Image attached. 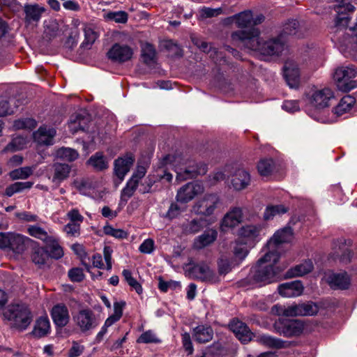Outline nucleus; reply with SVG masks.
Instances as JSON below:
<instances>
[{
  "instance_id": "1",
  "label": "nucleus",
  "mask_w": 357,
  "mask_h": 357,
  "mask_svg": "<svg viewBox=\"0 0 357 357\" xmlns=\"http://www.w3.org/2000/svg\"><path fill=\"white\" fill-rule=\"evenodd\" d=\"M259 36L258 29L252 28L249 31H234L231 34V39L235 43H241L245 48L257 52L263 56H278L284 50L285 42L278 36L263 41L259 39Z\"/></svg>"
},
{
  "instance_id": "2",
  "label": "nucleus",
  "mask_w": 357,
  "mask_h": 357,
  "mask_svg": "<svg viewBox=\"0 0 357 357\" xmlns=\"http://www.w3.org/2000/svg\"><path fill=\"white\" fill-rule=\"evenodd\" d=\"M280 255L275 252L269 251L261 257L257 265L250 271V278L260 285H265L277 280L278 275L281 271L275 264Z\"/></svg>"
},
{
  "instance_id": "3",
  "label": "nucleus",
  "mask_w": 357,
  "mask_h": 357,
  "mask_svg": "<svg viewBox=\"0 0 357 357\" xmlns=\"http://www.w3.org/2000/svg\"><path fill=\"white\" fill-rule=\"evenodd\" d=\"M164 165H172L176 173V180L184 181L196 177L197 175L204 174L207 172V167L204 164L197 165L183 155H167L163 158Z\"/></svg>"
},
{
  "instance_id": "4",
  "label": "nucleus",
  "mask_w": 357,
  "mask_h": 357,
  "mask_svg": "<svg viewBox=\"0 0 357 357\" xmlns=\"http://www.w3.org/2000/svg\"><path fill=\"white\" fill-rule=\"evenodd\" d=\"M3 316L14 327L21 331L25 330L33 319L31 310L26 305L22 304L9 305L4 311Z\"/></svg>"
},
{
  "instance_id": "5",
  "label": "nucleus",
  "mask_w": 357,
  "mask_h": 357,
  "mask_svg": "<svg viewBox=\"0 0 357 357\" xmlns=\"http://www.w3.org/2000/svg\"><path fill=\"white\" fill-rule=\"evenodd\" d=\"M356 76L357 71L354 67L342 66L335 70L333 79L338 89L347 92L356 86V82L354 80Z\"/></svg>"
},
{
  "instance_id": "6",
  "label": "nucleus",
  "mask_w": 357,
  "mask_h": 357,
  "mask_svg": "<svg viewBox=\"0 0 357 357\" xmlns=\"http://www.w3.org/2000/svg\"><path fill=\"white\" fill-rule=\"evenodd\" d=\"M219 204L220 197L217 194H206L196 202L192 209L197 215L208 217L213 214Z\"/></svg>"
},
{
  "instance_id": "7",
  "label": "nucleus",
  "mask_w": 357,
  "mask_h": 357,
  "mask_svg": "<svg viewBox=\"0 0 357 357\" xmlns=\"http://www.w3.org/2000/svg\"><path fill=\"white\" fill-rule=\"evenodd\" d=\"M273 326L277 333L287 337L298 336L304 329L303 322L297 319H279Z\"/></svg>"
},
{
  "instance_id": "8",
  "label": "nucleus",
  "mask_w": 357,
  "mask_h": 357,
  "mask_svg": "<svg viewBox=\"0 0 357 357\" xmlns=\"http://www.w3.org/2000/svg\"><path fill=\"white\" fill-rule=\"evenodd\" d=\"M73 321L80 331L86 333L97 327L98 321L90 309H83L73 315Z\"/></svg>"
},
{
  "instance_id": "9",
  "label": "nucleus",
  "mask_w": 357,
  "mask_h": 357,
  "mask_svg": "<svg viewBox=\"0 0 357 357\" xmlns=\"http://www.w3.org/2000/svg\"><path fill=\"white\" fill-rule=\"evenodd\" d=\"M204 190L202 184L197 182H189L178 189L176 200L181 204H186L197 195L202 193Z\"/></svg>"
},
{
  "instance_id": "10",
  "label": "nucleus",
  "mask_w": 357,
  "mask_h": 357,
  "mask_svg": "<svg viewBox=\"0 0 357 357\" xmlns=\"http://www.w3.org/2000/svg\"><path fill=\"white\" fill-rule=\"evenodd\" d=\"M186 271L189 276L192 278L211 283H215L218 281L215 274L205 263L194 264Z\"/></svg>"
},
{
  "instance_id": "11",
  "label": "nucleus",
  "mask_w": 357,
  "mask_h": 357,
  "mask_svg": "<svg viewBox=\"0 0 357 357\" xmlns=\"http://www.w3.org/2000/svg\"><path fill=\"white\" fill-rule=\"evenodd\" d=\"M337 15L335 21V32L337 33L343 29H347V25L351 20L349 13L355 10V7L350 3L336 5L334 8Z\"/></svg>"
},
{
  "instance_id": "12",
  "label": "nucleus",
  "mask_w": 357,
  "mask_h": 357,
  "mask_svg": "<svg viewBox=\"0 0 357 357\" xmlns=\"http://www.w3.org/2000/svg\"><path fill=\"white\" fill-rule=\"evenodd\" d=\"M135 160V156L132 153H127L114 160V173L119 179V182H121L124 179L133 165Z\"/></svg>"
},
{
  "instance_id": "13",
  "label": "nucleus",
  "mask_w": 357,
  "mask_h": 357,
  "mask_svg": "<svg viewBox=\"0 0 357 357\" xmlns=\"http://www.w3.org/2000/svg\"><path fill=\"white\" fill-rule=\"evenodd\" d=\"M334 97L333 92L329 88L317 89L310 97V102L317 109H324L329 106L331 98Z\"/></svg>"
},
{
  "instance_id": "14",
  "label": "nucleus",
  "mask_w": 357,
  "mask_h": 357,
  "mask_svg": "<svg viewBox=\"0 0 357 357\" xmlns=\"http://www.w3.org/2000/svg\"><path fill=\"white\" fill-rule=\"evenodd\" d=\"M261 231V225H245L239 229L238 236L245 243L253 245L260 240Z\"/></svg>"
},
{
  "instance_id": "15",
  "label": "nucleus",
  "mask_w": 357,
  "mask_h": 357,
  "mask_svg": "<svg viewBox=\"0 0 357 357\" xmlns=\"http://www.w3.org/2000/svg\"><path fill=\"white\" fill-rule=\"evenodd\" d=\"M56 135V130L54 128L42 125L33 132V139L38 145L51 146L54 144Z\"/></svg>"
},
{
  "instance_id": "16",
  "label": "nucleus",
  "mask_w": 357,
  "mask_h": 357,
  "mask_svg": "<svg viewBox=\"0 0 357 357\" xmlns=\"http://www.w3.org/2000/svg\"><path fill=\"white\" fill-rule=\"evenodd\" d=\"M132 55L133 50L130 47L119 43H115L107 52L109 59L119 63L129 61Z\"/></svg>"
},
{
  "instance_id": "17",
  "label": "nucleus",
  "mask_w": 357,
  "mask_h": 357,
  "mask_svg": "<svg viewBox=\"0 0 357 357\" xmlns=\"http://www.w3.org/2000/svg\"><path fill=\"white\" fill-rule=\"evenodd\" d=\"M326 282L332 289H347L351 284V278L347 272L331 273L326 275Z\"/></svg>"
},
{
  "instance_id": "18",
  "label": "nucleus",
  "mask_w": 357,
  "mask_h": 357,
  "mask_svg": "<svg viewBox=\"0 0 357 357\" xmlns=\"http://www.w3.org/2000/svg\"><path fill=\"white\" fill-rule=\"evenodd\" d=\"M284 77L291 88H296L300 82V71L297 63L293 60H287L284 66Z\"/></svg>"
},
{
  "instance_id": "19",
  "label": "nucleus",
  "mask_w": 357,
  "mask_h": 357,
  "mask_svg": "<svg viewBox=\"0 0 357 357\" xmlns=\"http://www.w3.org/2000/svg\"><path fill=\"white\" fill-rule=\"evenodd\" d=\"M293 237V231L290 227H286L280 230L277 231L273 236L269 240L267 245L271 251L275 252L278 246L284 243L289 242Z\"/></svg>"
},
{
  "instance_id": "20",
  "label": "nucleus",
  "mask_w": 357,
  "mask_h": 357,
  "mask_svg": "<svg viewBox=\"0 0 357 357\" xmlns=\"http://www.w3.org/2000/svg\"><path fill=\"white\" fill-rule=\"evenodd\" d=\"M317 311V306L312 304L293 305L284 308L282 313L287 317L313 315Z\"/></svg>"
},
{
  "instance_id": "21",
  "label": "nucleus",
  "mask_w": 357,
  "mask_h": 357,
  "mask_svg": "<svg viewBox=\"0 0 357 357\" xmlns=\"http://www.w3.org/2000/svg\"><path fill=\"white\" fill-rule=\"evenodd\" d=\"M51 317L54 324L59 328L66 326L70 320L68 309L62 303L57 304L52 307Z\"/></svg>"
},
{
  "instance_id": "22",
  "label": "nucleus",
  "mask_w": 357,
  "mask_h": 357,
  "mask_svg": "<svg viewBox=\"0 0 357 357\" xmlns=\"http://www.w3.org/2000/svg\"><path fill=\"white\" fill-rule=\"evenodd\" d=\"M229 328L236 337L243 343H246L251 340L252 333L243 321L233 319L229 324Z\"/></svg>"
},
{
  "instance_id": "23",
  "label": "nucleus",
  "mask_w": 357,
  "mask_h": 357,
  "mask_svg": "<svg viewBox=\"0 0 357 357\" xmlns=\"http://www.w3.org/2000/svg\"><path fill=\"white\" fill-rule=\"evenodd\" d=\"M278 291L280 294L284 297H296L302 294L303 286L301 282L296 280L280 284L278 287Z\"/></svg>"
},
{
  "instance_id": "24",
  "label": "nucleus",
  "mask_w": 357,
  "mask_h": 357,
  "mask_svg": "<svg viewBox=\"0 0 357 357\" xmlns=\"http://www.w3.org/2000/svg\"><path fill=\"white\" fill-rule=\"evenodd\" d=\"M218 237V231L214 229H206L202 234L195 238L193 247L201 250L213 243Z\"/></svg>"
},
{
  "instance_id": "25",
  "label": "nucleus",
  "mask_w": 357,
  "mask_h": 357,
  "mask_svg": "<svg viewBox=\"0 0 357 357\" xmlns=\"http://www.w3.org/2000/svg\"><path fill=\"white\" fill-rule=\"evenodd\" d=\"M213 336V330L210 326L199 325L193 328L192 337L198 343H206L212 340Z\"/></svg>"
},
{
  "instance_id": "26",
  "label": "nucleus",
  "mask_w": 357,
  "mask_h": 357,
  "mask_svg": "<svg viewBox=\"0 0 357 357\" xmlns=\"http://www.w3.org/2000/svg\"><path fill=\"white\" fill-rule=\"evenodd\" d=\"M51 331L50 319L47 316H42L36 320L31 334L37 338L47 336Z\"/></svg>"
},
{
  "instance_id": "27",
  "label": "nucleus",
  "mask_w": 357,
  "mask_h": 357,
  "mask_svg": "<svg viewBox=\"0 0 357 357\" xmlns=\"http://www.w3.org/2000/svg\"><path fill=\"white\" fill-rule=\"evenodd\" d=\"M243 220V212L240 208H234L227 213L221 223V227L232 228L237 226Z\"/></svg>"
},
{
  "instance_id": "28",
  "label": "nucleus",
  "mask_w": 357,
  "mask_h": 357,
  "mask_svg": "<svg viewBox=\"0 0 357 357\" xmlns=\"http://www.w3.org/2000/svg\"><path fill=\"white\" fill-rule=\"evenodd\" d=\"M25 13V20L28 22L40 21L43 14L46 11V8L38 3L26 4L24 8Z\"/></svg>"
},
{
  "instance_id": "29",
  "label": "nucleus",
  "mask_w": 357,
  "mask_h": 357,
  "mask_svg": "<svg viewBox=\"0 0 357 357\" xmlns=\"http://www.w3.org/2000/svg\"><path fill=\"white\" fill-rule=\"evenodd\" d=\"M229 20L234 21L235 24L238 28H249L250 29L245 30L246 31H249L252 28H255L252 26L253 24V15L252 12L250 10H246L243 12H241L238 14H236L231 17Z\"/></svg>"
},
{
  "instance_id": "30",
  "label": "nucleus",
  "mask_w": 357,
  "mask_h": 357,
  "mask_svg": "<svg viewBox=\"0 0 357 357\" xmlns=\"http://www.w3.org/2000/svg\"><path fill=\"white\" fill-rule=\"evenodd\" d=\"M250 181V174L244 169H239L233 175L231 184L235 190H241L249 185Z\"/></svg>"
},
{
  "instance_id": "31",
  "label": "nucleus",
  "mask_w": 357,
  "mask_h": 357,
  "mask_svg": "<svg viewBox=\"0 0 357 357\" xmlns=\"http://www.w3.org/2000/svg\"><path fill=\"white\" fill-rule=\"evenodd\" d=\"M53 170L52 181L60 183L69 177L71 166L66 163L56 162L53 165Z\"/></svg>"
},
{
  "instance_id": "32",
  "label": "nucleus",
  "mask_w": 357,
  "mask_h": 357,
  "mask_svg": "<svg viewBox=\"0 0 357 357\" xmlns=\"http://www.w3.org/2000/svg\"><path fill=\"white\" fill-rule=\"evenodd\" d=\"M89 113H75L70 120V126L73 132H77L79 130H84L90 121Z\"/></svg>"
},
{
  "instance_id": "33",
  "label": "nucleus",
  "mask_w": 357,
  "mask_h": 357,
  "mask_svg": "<svg viewBox=\"0 0 357 357\" xmlns=\"http://www.w3.org/2000/svg\"><path fill=\"white\" fill-rule=\"evenodd\" d=\"M313 264L311 260H306L304 262L296 265L289 269L286 275L288 278L301 277L310 273L313 269Z\"/></svg>"
},
{
  "instance_id": "34",
  "label": "nucleus",
  "mask_w": 357,
  "mask_h": 357,
  "mask_svg": "<svg viewBox=\"0 0 357 357\" xmlns=\"http://www.w3.org/2000/svg\"><path fill=\"white\" fill-rule=\"evenodd\" d=\"M142 58L143 61L149 66H153L156 63V51L154 47L148 43H143L141 46Z\"/></svg>"
},
{
  "instance_id": "35",
  "label": "nucleus",
  "mask_w": 357,
  "mask_h": 357,
  "mask_svg": "<svg viewBox=\"0 0 357 357\" xmlns=\"http://www.w3.org/2000/svg\"><path fill=\"white\" fill-rule=\"evenodd\" d=\"M47 253L49 252V257L54 259H60L63 256V251L62 247L60 245L59 241L54 236H50L47 241H45Z\"/></svg>"
},
{
  "instance_id": "36",
  "label": "nucleus",
  "mask_w": 357,
  "mask_h": 357,
  "mask_svg": "<svg viewBox=\"0 0 357 357\" xmlns=\"http://www.w3.org/2000/svg\"><path fill=\"white\" fill-rule=\"evenodd\" d=\"M87 164L97 171H102L108 168V161L102 152H97L91 155L88 160Z\"/></svg>"
},
{
  "instance_id": "37",
  "label": "nucleus",
  "mask_w": 357,
  "mask_h": 357,
  "mask_svg": "<svg viewBox=\"0 0 357 357\" xmlns=\"http://www.w3.org/2000/svg\"><path fill=\"white\" fill-rule=\"evenodd\" d=\"M55 155L60 160L73 162L79 158V153L72 148L61 147L56 151Z\"/></svg>"
},
{
  "instance_id": "38",
  "label": "nucleus",
  "mask_w": 357,
  "mask_h": 357,
  "mask_svg": "<svg viewBox=\"0 0 357 357\" xmlns=\"http://www.w3.org/2000/svg\"><path fill=\"white\" fill-rule=\"evenodd\" d=\"M258 342L266 347L281 349L286 347L287 342L268 335H262L258 337Z\"/></svg>"
},
{
  "instance_id": "39",
  "label": "nucleus",
  "mask_w": 357,
  "mask_h": 357,
  "mask_svg": "<svg viewBox=\"0 0 357 357\" xmlns=\"http://www.w3.org/2000/svg\"><path fill=\"white\" fill-rule=\"evenodd\" d=\"M26 139L22 135L12 138L11 141L4 148V152H15L24 149L26 146Z\"/></svg>"
},
{
  "instance_id": "40",
  "label": "nucleus",
  "mask_w": 357,
  "mask_h": 357,
  "mask_svg": "<svg viewBox=\"0 0 357 357\" xmlns=\"http://www.w3.org/2000/svg\"><path fill=\"white\" fill-rule=\"evenodd\" d=\"M33 185V182H15L8 185L5 190V195L8 197H12L14 194L21 192L24 190L30 189Z\"/></svg>"
},
{
  "instance_id": "41",
  "label": "nucleus",
  "mask_w": 357,
  "mask_h": 357,
  "mask_svg": "<svg viewBox=\"0 0 357 357\" xmlns=\"http://www.w3.org/2000/svg\"><path fill=\"white\" fill-rule=\"evenodd\" d=\"M25 238L22 235H10L9 248L16 253H22L25 250Z\"/></svg>"
},
{
  "instance_id": "42",
  "label": "nucleus",
  "mask_w": 357,
  "mask_h": 357,
  "mask_svg": "<svg viewBox=\"0 0 357 357\" xmlns=\"http://www.w3.org/2000/svg\"><path fill=\"white\" fill-rule=\"evenodd\" d=\"M287 208L282 204L268 206L264 213V219L265 220H270L276 215L287 213Z\"/></svg>"
},
{
  "instance_id": "43",
  "label": "nucleus",
  "mask_w": 357,
  "mask_h": 357,
  "mask_svg": "<svg viewBox=\"0 0 357 357\" xmlns=\"http://www.w3.org/2000/svg\"><path fill=\"white\" fill-rule=\"evenodd\" d=\"M356 99L351 95L344 96L336 107V112H349L356 109Z\"/></svg>"
},
{
  "instance_id": "44",
  "label": "nucleus",
  "mask_w": 357,
  "mask_h": 357,
  "mask_svg": "<svg viewBox=\"0 0 357 357\" xmlns=\"http://www.w3.org/2000/svg\"><path fill=\"white\" fill-rule=\"evenodd\" d=\"M247 243L240 238L235 241V245L233 248V253L236 260L242 261L248 255V250L246 247Z\"/></svg>"
},
{
  "instance_id": "45",
  "label": "nucleus",
  "mask_w": 357,
  "mask_h": 357,
  "mask_svg": "<svg viewBox=\"0 0 357 357\" xmlns=\"http://www.w3.org/2000/svg\"><path fill=\"white\" fill-rule=\"evenodd\" d=\"M48 258L49 255L44 248L39 247L33 249L31 260L35 264L40 267L45 264Z\"/></svg>"
},
{
  "instance_id": "46",
  "label": "nucleus",
  "mask_w": 357,
  "mask_h": 357,
  "mask_svg": "<svg viewBox=\"0 0 357 357\" xmlns=\"http://www.w3.org/2000/svg\"><path fill=\"white\" fill-rule=\"evenodd\" d=\"M33 167H23L11 171L9 176L12 180L26 179L33 174Z\"/></svg>"
},
{
  "instance_id": "47",
  "label": "nucleus",
  "mask_w": 357,
  "mask_h": 357,
  "mask_svg": "<svg viewBox=\"0 0 357 357\" xmlns=\"http://www.w3.org/2000/svg\"><path fill=\"white\" fill-rule=\"evenodd\" d=\"M37 126V121L33 118H21L14 121L13 128L15 130L28 129L32 130Z\"/></svg>"
},
{
  "instance_id": "48",
  "label": "nucleus",
  "mask_w": 357,
  "mask_h": 357,
  "mask_svg": "<svg viewBox=\"0 0 357 357\" xmlns=\"http://www.w3.org/2000/svg\"><path fill=\"white\" fill-rule=\"evenodd\" d=\"M311 118L322 123H331L336 121L342 113H310Z\"/></svg>"
},
{
  "instance_id": "49",
  "label": "nucleus",
  "mask_w": 357,
  "mask_h": 357,
  "mask_svg": "<svg viewBox=\"0 0 357 357\" xmlns=\"http://www.w3.org/2000/svg\"><path fill=\"white\" fill-rule=\"evenodd\" d=\"M275 165L272 159H262L257 165V170L261 176H267L274 170Z\"/></svg>"
},
{
  "instance_id": "50",
  "label": "nucleus",
  "mask_w": 357,
  "mask_h": 357,
  "mask_svg": "<svg viewBox=\"0 0 357 357\" xmlns=\"http://www.w3.org/2000/svg\"><path fill=\"white\" fill-rule=\"evenodd\" d=\"M299 26L298 22L296 20L289 21L285 23L283 26L282 33L278 36L282 40H284V38L287 36H295L298 33V29Z\"/></svg>"
},
{
  "instance_id": "51",
  "label": "nucleus",
  "mask_w": 357,
  "mask_h": 357,
  "mask_svg": "<svg viewBox=\"0 0 357 357\" xmlns=\"http://www.w3.org/2000/svg\"><path fill=\"white\" fill-rule=\"evenodd\" d=\"M28 234L36 238H38L45 243L51 236H49L47 232L38 225H31L27 228Z\"/></svg>"
},
{
  "instance_id": "52",
  "label": "nucleus",
  "mask_w": 357,
  "mask_h": 357,
  "mask_svg": "<svg viewBox=\"0 0 357 357\" xmlns=\"http://www.w3.org/2000/svg\"><path fill=\"white\" fill-rule=\"evenodd\" d=\"M138 183L135 181L129 179L125 188L121 191V199L122 201L127 202L130 198L134 192H135Z\"/></svg>"
},
{
  "instance_id": "53",
  "label": "nucleus",
  "mask_w": 357,
  "mask_h": 357,
  "mask_svg": "<svg viewBox=\"0 0 357 357\" xmlns=\"http://www.w3.org/2000/svg\"><path fill=\"white\" fill-rule=\"evenodd\" d=\"M204 227V220L192 219L184 225V231L188 234H196L201 231Z\"/></svg>"
},
{
  "instance_id": "54",
  "label": "nucleus",
  "mask_w": 357,
  "mask_h": 357,
  "mask_svg": "<svg viewBox=\"0 0 357 357\" xmlns=\"http://www.w3.org/2000/svg\"><path fill=\"white\" fill-rule=\"evenodd\" d=\"M340 243L342 245L340 247L341 254L339 252H336V257L339 258L340 261L343 264L349 263L352 258V253L349 249L346 248L344 240H341Z\"/></svg>"
},
{
  "instance_id": "55",
  "label": "nucleus",
  "mask_w": 357,
  "mask_h": 357,
  "mask_svg": "<svg viewBox=\"0 0 357 357\" xmlns=\"http://www.w3.org/2000/svg\"><path fill=\"white\" fill-rule=\"evenodd\" d=\"M122 275L128 284L135 289L138 294L142 293L143 289L141 284L132 276V273L129 270L124 269L122 272Z\"/></svg>"
},
{
  "instance_id": "56",
  "label": "nucleus",
  "mask_w": 357,
  "mask_h": 357,
  "mask_svg": "<svg viewBox=\"0 0 357 357\" xmlns=\"http://www.w3.org/2000/svg\"><path fill=\"white\" fill-rule=\"evenodd\" d=\"M84 45H92L98 37V33L91 25H86L84 28Z\"/></svg>"
},
{
  "instance_id": "57",
  "label": "nucleus",
  "mask_w": 357,
  "mask_h": 357,
  "mask_svg": "<svg viewBox=\"0 0 357 357\" xmlns=\"http://www.w3.org/2000/svg\"><path fill=\"white\" fill-rule=\"evenodd\" d=\"M103 231L106 235L112 236L119 239H123L128 237V234L126 231L121 229H115L110 225H105L103 227Z\"/></svg>"
},
{
  "instance_id": "58",
  "label": "nucleus",
  "mask_w": 357,
  "mask_h": 357,
  "mask_svg": "<svg viewBox=\"0 0 357 357\" xmlns=\"http://www.w3.org/2000/svg\"><path fill=\"white\" fill-rule=\"evenodd\" d=\"M106 18L117 23H126L128 21V14L125 11L109 12Z\"/></svg>"
},
{
  "instance_id": "59",
  "label": "nucleus",
  "mask_w": 357,
  "mask_h": 357,
  "mask_svg": "<svg viewBox=\"0 0 357 357\" xmlns=\"http://www.w3.org/2000/svg\"><path fill=\"white\" fill-rule=\"evenodd\" d=\"M63 231L68 236L77 237L80 235V225L68 222L64 226Z\"/></svg>"
},
{
  "instance_id": "60",
  "label": "nucleus",
  "mask_w": 357,
  "mask_h": 357,
  "mask_svg": "<svg viewBox=\"0 0 357 357\" xmlns=\"http://www.w3.org/2000/svg\"><path fill=\"white\" fill-rule=\"evenodd\" d=\"M185 208H181L176 203H172L165 217L169 220H172L177 218L183 211H185Z\"/></svg>"
},
{
  "instance_id": "61",
  "label": "nucleus",
  "mask_w": 357,
  "mask_h": 357,
  "mask_svg": "<svg viewBox=\"0 0 357 357\" xmlns=\"http://www.w3.org/2000/svg\"><path fill=\"white\" fill-rule=\"evenodd\" d=\"M68 277L72 282H79L84 279V274L81 268H73L68 271Z\"/></svg>"
},
{
  "instance_id": "62",
  "label": "nucleus",
  "mask_w": 357,
  "mask_h": 357,
  "mask_svg": "<svg viewBox=\"0 0 357 357\" xmlns=\"http://www.w3.org/2000/svg\"><path fill=\"white\" fill-rule=\"evenodd\" d=\"M66 217L70 220L69 222L81 225L84 221V217L80 214L77 208H73L66 213Z\"/></svg>"
},
{
  "instance_id": "63",
  "label": "nucleus",
  "mask_w": 357,
  "mask_h": 357,
  "mask_svg": "<svg viewBox=\"0 0 357 357\" xmlns=\"http://www.w3.org/2000/svg\"><path fill=\"white\" fill-rule=\"evenodd\" d=\"M235 264L227 259H221L218 261V271L220 275H226L230 272Z\"/></svg>"
},
{
  "instance_id": "64",
  "label": "nucleus",
  "mask_w": 357,
  "mask_h": 357,
  "mask_svg": "<svg viewBox=\"0 0 357 357\" xmlns=\"http://www.w3.org/2000/svg\"><path fill=\"white\" fill-rule=\"evenodd\" d=\"M84 351V346L79 344L77 342L73 341L72 347L68 353V357H78Z\"/></svg>"
}]
</instances>
